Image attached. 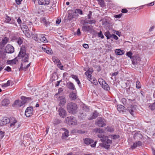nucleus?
<instances>
[{"label":"nucleus","instance_id":"1","mask_svg":"<svg viewBox=\"0 0 155 155\" xmlns=\"http://www.w3.org/2000/svg\"><path fill=\"white\" fill-rule=\"evenodd\" d=\"M18 57L22 59L23 63L21 64L20 68L26 70L30 66V63L27 64L26 66L25 64L26 62H28L29 56L28 54H26L25 51V47H22L20 49V52L18 55Z\"/></svg>","mask_w":155,"mask_h":155},{"label":"nucleus","instance_id":"2","mask_svg":"<svg viewBox=\"0 0 155 155\" xmlns=\"http://www.w3.org/2000/svg\"><path fill=\"white\" fill-rule=\"evenodd\" d=\"M67 109L69 113L75 114L77 111V106L74 103H68L67 106Z\"/></svg>","mask_w":155,"mask_h":155},{"label":"nucleus","instance_id":"3","mask_svg":"<svg viewBox=\"0 0 155 155\" xmlns=\"http://www.w3.org/2000/svg\"><path fill=\"white\" fill-rule=\"evenodd\" d=\"M64 122L69 125H76L77 124V121L74 117L70 116L66 117Z\"/></svg>","mask_w":155,"mask_h":155},{"label":"nucleus","instance_id":"4","mask_svg":"<svg viewBox=\"0 0 155 155\" xmlns=\"http://www.w3.org/2000/svg\"><path fill=\"white\" fill-rule=\"evenodd\" d=\"M105 36L106 37L107 39H111L114 38L115 40H117L118 39V38L117 36L114 34H110L109 31L105 32L104 33Z\"/></svg>","mask_w":155,"mask_h":155},{"label":"nucleus","instance_id":"5","mask_svg":"<svg viewBox=\"0 0 155 155\" xmlns=\"http://www.w3.org/2000/svg\"><path fill=\"white\" fill-rule=\"evenodd\" d=\"M84 143L87 144H91V146L92 147H94L96 146L97 141L94 142L93 140L89 138H86L84 139Z\"/></svg>","mask_w":155,"mask_h":155},{"label":"nucleus","instance_id":"6","mask_svg":"<svg viewBox=\"0 0 155 155\" xmlns=\"http://www.w3.org/2000/svg\"><path fill=\"white\" fill-rule=\"evenodd\" d=\"M21 28L25 35L28 38H29L31 37V35L28 32L29 29L28 26L25 25H20Z\"/></svg>","mask_w":155,"mask_h":155},{"label":"nucleus","instance_id":"7","mask_svg":"<svg viewBox=\"0 0 155 155\" xmlns=\"http://www.w3.org/2000/svg\"><path fill=\"white\" fill-rule=\"evenodd\" d=\"M59 116L61 118H64L67 116V113L66 110L63 107H60L58 110Z\"/></svg>","mask_w":155,"mask_h":155},{"label":"nucleus","instance_id":"8","mask_svg":"<svg viewBox=\"0 0 155 155\" xmlns=\"http://www.w3.org/2000/svg\"><path fill=\"white\" fill-rule=\"evenodd\" d=\"M59 102L58 105L61 107H63L65 104L66 100L65 96H60L58 99Z\"/></svg>","mask_w":155,"mask_h":155},{"label":"nucleus","instance_id":"9","mask_svg":"<svg viewBox=\"0 0 155 155\" xmlns=\"http://www.w3.org/2000/svg\"><path fill=\"white\" fill-rule=\"evenodd\" d=\"M96 124L99 127H103L106 125L105 120L104 118H99L97 120Z\"/></svg>","mask_w":155,"mask_h":155},{"label":"nucleus","instance_id":"10","mask_svg":"<svg viewBox=\"0 0 155 155\" xmlns=\"http://www.w3.org/2000/svg\"><path fill=\"white\" fill-rule=\"evenodd\" d=\"M12 121L8 117H3L2 119L0 120V126H4L7 124H9L10 121Z\"/></svg>","mask_w":155,"mask_h":155},{"label":"nucleus","instance_id":"11","mask_svg":"<svg viewBox=\"0 0 155 155\" xmlns=\"http://www.w3.org/2000/svg\"><path fill=\"white\" fill-rule=\"evenodd\" d=\"M41 48L44 52L48 54H52V51L51 49L44 44H43L42 46L41 47Z\"/></svg>","mask_w":155,"mask_h":155},{"label":"nucleus","instance_id":"12","mask_svg":"<svg viewBox=\"0 0 155 155\" xmlns=\"http://www.w3.org/2000/svg\"><path fill=\"white\" fill-rule=\"evenodd\" d=\"M33 109L32 107H29L27 108L25 111V114L27 117H29L31 116L33 114Z\"/></svg>","mask_w":155,"mask_h":155},{"label":"nucleus","instance_id":"13","mask_svg":"<svg viewBox=\"0 0 155 155\" xmlns=\"http://www.w3.org/2000/svg\"><path fill=\"white\" fill-rule=\"evenodd\" d=\"M5 51L8 53H12L14 51V49L13 47L10 45H8L6 46Z\"/></svg>","mask_w":155,"mask_h":155},{"label":"nucleus","instance_id":"14","mask_svg":"<svg viewBox=\"0 0 155 155\" xmlns=\"http://www.w3.org/2000/svg\"><path fill=\"white\" fill-rule=\"evenodd\" d=\"M52 60L54 63H58L57 64V66L60 69H63V66H61V64L60 62V60L57 57H54L52 58Z\"/></svg>","mask_w":155,"mask_h":155},{"label":"nucleus","instance_id":"15","mask_svg":"<svg viewBox=\"0 0 155 155\" xmlns=\"http://www.w3.org/2000/svg\"><path fill=\"white\" fill-rule=\"evenodd\" d=\"M39 5H48L50 2V0H38Z\"/></svg>","mask_w":155,"mask_h":155},{"label":"nucleus","instance_id":"16","mask_svg":"<svg viewBox=\"0 0 155 155\" xmlns=\"http://www.w3.org/2000/svg\"><path fill=\"white\" fill-rule=\"evenodd\" d=\"M77 90L76 91H74V92L72 91L69 94V97L72 100H75L77 98Z\"/></svg>","mask_w":155,"mask_h":155},{"label":"nucleus","instance_id":"17","mask_svg":"<svg viewBox=\"0 0 155 155\" xmlns=\"http://www.w3.org/2000/svg\"><path fill=\"white\" fill-rule=\"evenodd\" d=\"M12 121H10V127L12 128H15V127L16 124H17V121L13 117L11 118L10 119Z\"/></svg>","mask_w":155,"mask_h":155},{"label":"nucleus","instance_id":"18","mask_svg":"<svg viewBox=\"0 0 155 155\" xmlns=\"http://www.w3.org/2000/svg\"><path fill=\"white\" fill-rule=\"evenodd\" d=\"M67 87L70 90L74 91H76V90L73 83L71 82H69L67 83Z\"/></svg>","mask_w":155,"mask_h":155},{"label":"nucleus","instance_id":"19","mask_svg":"<svg viewBox=\"0 0 155 155\" xmlns=\"http://www.w3.org/2000/svg\"><path fill=\"white\" fill-rule=\"evenodd\" d=\"M97 136L100 138L101 141L103 142H106L108 138L107 136L102 135L101 134H98Z\"/></svg>","mask_w":155,"mask_h":155},{"label":"nucleus","instance_id":"20","mask_svg":"<svg viewBox=\"0 0 155 155\" xmlns=\"http://www.w3.org/2000/svg\"><path fill=\"white\" fill-rule=\"evenodd\" d=\"M92 26L89 25H84L82 27V29L84 31L89 32L92 29Z\"/></svg>","mask_w":155,"mask_h":155},{"label":"nucleus","instance_id":"21","mask_svg":"<svg viewBox=\"0 0 155 155\" xmlns=\"http://www.w3.org/2000/svg\"><path fill=\"white\" fill-rule=\"evenodd\" d=\"M142 144V142L140 141H138L134 143L133 145L131 146V148L132 149L136 148L137 147H139L141 146Z\"/></svg>","mask_w":155,"mask_h":155},{"label":"nucleus","instance_id":"22","mask_svg":"<svg viewBox=\"0 0 155 155\" xmlns=\"http://www.w3.org/2000/svg\"><path fill=\"white\" fill-rule=\"evenodd\" d=\"M117 110L120 113H123L125 111V107L122 105H119L117 106Z\"/></svg>","mask_w":155,"mask_h":155},{"label":"nucleus","instance_id":"23","mask_svg":"<svg viewBox=\"0 0 155 155\" xmlns=\"http://www.w3.org/2000/svg\"><path fill=\"white\" fill-rule=\"evenodd\" d=\"M135 108L134 106L131 105L128 108V110L132 116L134 115V112L135 110Z\"/></svg>","mask_w":155,"mask_h":155},{"label":"nucleus","instance_id":"24","mask_svg":"<svg viewBox=\"0 0 155 155\" xmlns=\"http://www.w3.org/2000/svg\"><path fill=\"white\" fill-rule=\"evenodd\" d=\"M39 42L41 41V42L46 43L48 42L47 40L46 39V38L45 36V35H40L39 38Z\"/></svg>","mask_w":155,"mask_h":155},{"label":"nucleus","instance_id":"25","mask_svg":"<svg viewBox=\"0 0 155 155\" xmlns=\"http://www.w3.org/2000/svg\"><path fill=\"white\" fill-rule=\"evenodd\" d=\"M10 103L9 100L8 99H5L3 100L1 102L2 106H7Z\"/></svg>","mask_w":155,"mask_h":155},{"label":"nucleus","instance_id":"26","mask_svg":"<svg viewBox=\"0 0 155 155\" xmlns=\"http://www.w3.org/2000/svg\"><path fill=\"white\" fill-rule=\"evenodd\" d=\"M25 102L24 101H22L19 100H17L15 101L14 102L15 105H17L19 107H21L23 105L25 104Z\"/></svg>","mask_w":155,"mask_h":155},{"label":"nucleus","instance_id":"27","mask_svg":"<svg viewBox=\"0 0 155 155\" xmlns=\"http://www.w3.org/2000/svg\"><path fill=\"white\" fill-rule=\"evenodd\" d=\"M98 114L97 113V111H95L91 115L89 118V120H91L95 118L96 117H97Z\"/></svg>","mask_w":155,"mask_h":155},{"label":"nucleus","instance_id":"28","mask_svg":"<svg viewBox=\"0 0 155 155\" xmlns=\"http://www.w3.org/2000/svg\"><path fill=\"white\" fill-rule=\"evenodd\" d=\"M18 61L16 58H15L13 60H8L7 62L8 64L13 65L16 64V62Z\"/></svg>","mask_w":155,"mask_h":155},{"label":"nucleus","instance_id":"29","mask_svg":"<svg viewBox=\"0 0 155 155\" xmlns=\"http://www.w3.org/2000/svg\"><path fill=\"white\" fill-rule=\"evenodd\" d=\"M63 129L64 132L62 134V138L65 139L68 137L69 132L66 129L64 128Z\"/></svg>","mask_w":155,"mask_h":155},{"label":"nucleus","instance_id":"30","mask_svg":"<svg viewBox=\"0 0 155 155\" xmlns=\"http://www.w3.org/2000/svg\"><path fill=\"white\" fill-rule=\"evenodd\" d=\"M115 52L116 54L118 55H121L124 54V51L120 49H117L115 50Z\"/></svg>","mask_w":155,"mask_h":155},{"label":"nucleus","instance_id":"31","mask_svg":"<svg viewBox=\"0 0 155 155\" xmlns=\"http://www.w3.org/2000/svg\"><path fill=\"white\" fill-rule=\"evenodd\" d=\"M102 87L104 90L106 91H109L110 89V88L108 85L106 83H105V84H104L102 86Z\"/></svg>","mask_w":155,"mask_h":155},{"label":"nucleus","instance_id":"32","mask_svg":"<svg viewBox=\"0 0 155 155\" xmlns=\"http://www.w3.org/2000/svg\"><path fill=\"white\" fill-rule=\"evenodd\" d=\"M105 128L107 131L110 132H113L114 131V128L112 127L107 126Z\"/></svg>","mask_w":155,"mask_h":155},{"label":"nucleus","instance_id":"33","mask_svg":"<svg viewBox=\"0 0 155 155\" xmlns=\"http://www.w3.org/2000/svg\"><path fill=\"white\" fill-rule=\"evenodd\" d=\"M21 99L23 101H24L25 103H26L27 102V101L30 100L31 98L30 97H27L24 96H22L21 97Z\"/></svg>","mask_w":155,"mask_h":155},{"label":"nucleus","instance_id":"34","mask_svg":"<svg viewBox=\"0 0 155 155\" xmlns=\"http://www.w3.org/2000/svg\"><path fill=\"white\" fill-rule=\"evenodd\" d=\"M41 22L44 23L46 26H47L50 24V22L47 21L45 18H43L41 20Z\"/></svg>","mask_w":155,"mask_h":155},{"label":"nucleus","instance_id":"35","mask_svg":"<svg viewBox=\"0 0 155 155\" xmlns=\"http://www.w3.org/2000/svg\"><path fill=\"white\" fill-rule=\"evenodd\" d=\"M8 38L7 37H5L2 41V44L3 45H5L8 42Z\"/></svg>","mask_w":155,"mask_h":155},{"label":"nucleus","instance_id":"36","mask_svg":"<svg viewBox=\"0 0 155 155\" xmlns=\"http://www.w3.org/2000/svg\"><path fill=\"white\" fill-rule=\"evenodd\" d=\"M75 14V13L74 12L72 13H69L68 15V19L69 20H71L74 17V15Z\"/></svg>","mask_w":155,"mask_h":155},{"label":"nucleus","instance_id":"37","mask_svg":"<svg viewBox=\"0 0 155 155\" xmlns=\"http://www.w3.org/2000/svg\"><path fill=\"white\" fill-rule=\"evenodd\" d=\"M91 74V73H89L88 72H86L85 73V74L86 76L87 77V79L89 81L91 80V79L92 78V77Z\"/></svg>","mask_w":155,"mask_h":155},{"label":"nucleus","instance_id":"38","mask_svg":"<svg viewBox=\"0 0 155 155\" xmlns=\"http://www.w3.org/2000/svg\"><path fill=\"white\" fill-rule=\"evenodd\" d=\"M12 82L11 80H8L6 83L3 84H2V87H6L9 86L10 85L11 83Z\"/></svg>","mask_w":155,"mask_h":155},{"label":"nucleus","instance_id":"39","mask_svg":"<svg viewBox=\"0 0 155 155\" xmlns=\"http://www.w3.org/2000/svg\"><path fill=\"white\" fill-rule=\"evenodd\" d=\"M5 22L7 23H12L11 22V18L8 16H6V17L5 18Z\"/></svg>","mask_w":155,"mask_h":155},{"label":"nucleus","instance_id":"40","mask_svg":"<svg viewBox=\"0 0 155 155\" xmlns=\"http://www.w3.org/2000/svg\"><path fill=\"white\" fill-rule=\"evenodd\" d=\"M98 2L99 5L100 6L102 7H104L105 5H104V2L103 0H97Z\"/></svg>","mask_w":155,"mask_h":155},{"label":"nucleus","instance_id":"41","mask_svg":"<svg viewBox=\"0 0 155 155\" xmlns=\"http://www.w3.org/2000/svg\"><path fill=\"white\" fill-rule=\"evenodd\" d=\"M89 81L94 85H96L97 84V80L94 77H92Z\"/></svg>","mask_w":155,"mask_h":155},{"label":"nucleus","instance_id":"42","mask_svg":"<svg viewBox=\"0 0 155 155\" xmlns=\"http://www.w3.org/2000/svg\"><path fill=\"white\" fill-rule=\"evenodd\" d=\"M94 131L96 133H104V130L102 129L96 128L94 130Z\"/></svg>","mask_w":155,"mask_h":155},{"label":"nucleus","instance_id":"43","mask_svg":"<svg viewBox=\"0 0 155 155\" xmlns=\"http://www.w3.org/2000/svg\"><path fill=\"white\" fill-rule=\"evenodd\" d=\"M74 12L75 14L78 13L80 15H82L83 14L82 11L80 9H75Z\"/></svg>","mask_w":155,"mask_h":155},{"label":"nucleus","instance_id":"44","mask_svg":"<svg viewBox=\"0 0 155 155\" xmlns=\"http://www.w3.org/2000/svg\"><path fill=\"white\" fill-rule=\"evenodd\" d=\"M98 82L102 86L104 84H105L106 82L102 78H99L98 80Z\"/></svg>","mask_w":155,"mask_h":155},{"label":"nucleus","instance_id":"45","mask_svg":"<svg viewBox=\"0 0 155 155\" xmlns=\"http://www.w3.org/2000/svg\"><path fill=\"white\" fill-rule=\"evenodd\" d=\"M141 85L139 81L137 80L136 82V87L137 89H140L141 87Z\"/></svg>","mask_w":155,"mask_h":155},{"label":"nucleus","instance_id":"46","mask_svg":"<svg viewBox=\"0 0 155 155\" xmlns=\"http://www.w3.org/2000/svg\"><path fill=\"white\" fill-rule=\"evenodd\" d=\"M133 54L131 51H129L128 52H127L126 53V55L127 56L130 58V59H132L133 58L132 57Z\"/></svg>","mask_w":155,"mask_h":155},{"label":"nucleus","instance_id":"47","mask_svg":"<svg viewBox=\"0 0 155 155\" xmlns=\"http://www.w3.org/2000/svg\"><path fill=\"white\" fill-rule=\"evenodd\" d=\"M86 117L85 114H84V113H82L79 115V117L81 119L83 120Z\"/></svg>","mask_w":155,"mask_h":155},{"label":"nucleus","instance_id":"48","mask_svg":"<svg viewBox=\"0 0 155 155\" xmlns=\"http://www.w3.org/2000/svg\"><path fill=\"white\" fill-rule=\"evenodd\" d=\"M97 36L98 37L101 38L102 39L104 38V35L101 31H100V32L97 33Z\"/></svg>","mask_w":155,"mask_h":155},{"label":"nucleus","instance_id":"49","mask_svg":"<svg viewBox=\"0 0 155 155\" xmlns=\"http://www.w3.org/2000/svg\"><path fill=\"white\" fill-rule=\"evenodd\" d=\"M32 38L36 41L39 42V38H38L37 35H33L32 36Z\"/></svg>","mask_w":155,"mask_h":155},{"label":"nucleus","instance_id":"50","mask_svg":"<svg viewBox=\"0 0 155 155\" xmlns=\"http://www.w3.org/2000/svg\"><path fill=\"white\" fill-rule=\"evenodd\" d=\"M149 107L151 110H154L155 109V102L150 104Z\"/></svg>","mask_w":155,"mask_h":155},{"label":"nucleus","instance_id":"51","mask_svg":"<svg viewBox=\"0 0 155 155\" xmlns=\"http://www.w3.org/2000/svg\"><path fill=\"white\" fill-rule=\"evenodd\" d=\"M111 138L114 139H116L120 137V136L118 135H113L111 136Z\"/></svg>","mask_w":155,"mask_h":155},{"label":"nucleus","instance_id":"52","mask_svg":"<svg viewBox=\"0 0 155 155\" xmlns=\"http://www.w3.org/2000/svg\"><path fill=\"white\" fill-rule=\"evenodd\" d=\"M17 42L18 45H21L23 42L22 39L20 38H18L17 41Z\"/></svg>","mask_w":155,"mask_h":155},{"label":"nucleus","instance_id":"53","mask_svg":"<svg viewBox=\"0 0 155 155\" xmlns=\"http://www.w3.org/2000/svg\"><path fill=\"white\" fill-rule=\"evenodd\" d=\"M103 145L104 147L106 149H109L110 148V145L108 144L103 143Z\"/></svg>","mask_w":155,"mask_h":155},{"label":"nucleus","instance_id":"54","mask_svg":"<svg viewBox=\"0 0 155 155\" xmlns=\"http://www.w3.org/2000/svg\"><path fill=\"white\" fill-rule=\"evenodd\" d=\"M71 77L73 79L75 80V81L78 79V76L72 74L71 75Z\"/></svg>","mask_w":155,"mask_h":155},{"label":"nucleus","instance_id":"55","mask_svg":"<svg viewBox=\"0 0 155 155\" xmlns=\"http://www.w3.org/2000/svg\"><path fill=\"white\" fill-rule=\"evenodd\" d=\"M114 33L116 34L118 36L120 37L121 35V33L118 31L116 30H114L113 31Z\"/></svg>","mask_w":155,"mask_h":155},{"label":"nucleus","instance_id":"56","mask_svg":"<svg viewBox=\"0 0 155 155\" xmlns=\"http://www.w3.org/2000/svg\"><path fill=\"white\" fill-rule=\"evenodd\" d=\"M122 15V14L121 13L119 14L115 15L114 16V17L116 18H121Z\"/></svg>","mask_w":155,"mask_h":155},{"label":"nucleus","instance_id":"57","mask_svg":"<svg viewBox=\"0 0 155 155\" xmlns=\"http://www.w3.org/2000/svg\"><path fill=\"white\" fill-rule=\"evenodd\" d=\"M95 22L96 21L94 20H90L88 21V23L90 24H94Z\"/></svg>","mask_w":155,"mask_h":155},{"label":"nucleus","instance_id":"58","mask_svg":"<svg viewBox=\"0 0 155 155\" xmlns=\"http://www.w3.org/2000/svg\"><path fill=\"white\" fill-rule=\"evenodd\" d=\"M83 109L85 111H87L89 110L88 108L86 105H83Z\"/></svg>","mask_w":155,"mask_h":155},{"label":"nucleus","instance_id":"59","mask_svg":"<svg viewBox=\"0 0 155 155\" xmlns=\"http://www.w3.org/2000/svg\"><path fill=\"white\" fill-rule=\"evenodd\" d=\"M92 15V12L91 11L89 12V14L87 15V18L88 19H90L91 18V16Z\"/></svg>","mask_w":155,"mask_h":155},{"label":"nucleus","instance_id":"60","mask_svg":"<svg viewBox=\"0 0 155 155\" xmlns=\"http://www.w3.org/2000/svg\"><path fill=\"white\" fill-rule=\"evenodd\" d=\"M121 101L123 103V104L125 105L126 104V99L125 98H122L121 99Z\"/></svg>","mask_w":155,"mask_h":155},{"label":"nucleus","instance_id":"61","mask_svg":"<svg viewBox=\"0 0 155 155\" xmlns=\"http://www.w3.org/2000/svg\"><path fill=\"white\" fill-rule=\"evenodd\" d=\"M126 87H130V81L129 80H128L125 83Z\"/></svg>","mask_w":155,"mask_h":155},{"label":"nucleus","instance_id":"62","mask_svg":"<svg viewBox=\"0 0 155 155\" xmlns=\"http://www.w3.org/2000/svg\"><path fill=\"white\" fill-rule=\"evenodd\" d=\"M4 70L8 72L11 71V68L9 66H7L4 69Z\"/></svg>","mask_w":155,"mask_h":155},{"label":"nucleus","instance_id":"63","mask_svg":"<svg viewBox=\"0 0 155 155\" xmlns=\"http://www.w3.org/2000/svg\"><path fill=\"white\" fill-rule=\"evenodd\" d=\"M112 140L109 139H108V138H107L105 143H107L110 145V144H111L112 143Z\"/></svg>","mask_w":155,"mask_h":155},{"label":"nucleus","instance_id":"64","mask_svg":"<svg viewBox=\"0 0 155 155\" xmlns=\"http://www.w3.org/2000/svg\"><path fill=\"white\" fill-rule=\"evenodd\" d=\"M5 132L2 131L0 130V134L1 135V138H2L4 136Z\"/></svg>","mask_w":155,"mask_h":155}]
</instances>
